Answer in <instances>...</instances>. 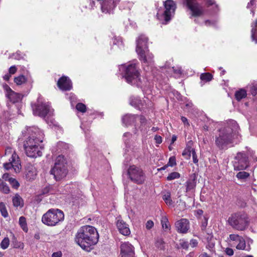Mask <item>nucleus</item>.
Here are the masks:
<instances>
[{"instance_id":"obj_15","label":"nucleus","mask_w":257,"mask_h":257,"mask_svg":"<svg viewBox=\"0 0 257 257\" xmlns=\"http://www.w3.org/2000/svg\"><path fill=\"white\" fill-rule=\"evenodd\" d=\"M19 158L16 154L14 153L12 156L11 160H10V162L4 164V167L6 169H9L11 167H13L16 172H19L21 166L19 163Z\"/></svg>"},{"instance_id":"obj_24","label":"nucleus","mask_w":257,"mask_h":257,"mask_svg":"<svg viewBox=\"0 0 257 257\" xmlns=\"http://www.w3.org/2000/svg\"><path fill=\"white\" fill-rule=\"evenodd\" d=\"M13 203L15 207H22L24 204L23 200L18 194H16L13 198Z\"/></svg>"},{"instance_id":"obj_7","label":"nucleus","mask_w":257,"mask_h":257,"mask_svg":"<svg viewBox=\"0 0 257 257\" xmlns=\"http://www.w3.org/2000/svg\"><path fill=\"white\" fill-rule=\"evenodd\" d=\"M50 172L56 181H59L66 176L68 170L67 161L64 156H59L56 158L54 166Z\"/></svg>"},{"instance_id":"obj_64","label":"nucleus","mask_w":257,"mask_h":257,"mask_svg":"<svg viewBox=\"0 0 257 257\" xmlns=\"http://www.w3.org/2000/svg\"><path fill=\"white\" fill-rule=\"evenodd\" d=\"M182 156H187L188 157V152L187 151V150L185 149V150L182 153Z\"/></svg>"},{"instance_id":"obj_45","label":"nucleus","mask_w":257,"mask_h":257,"mask_svg":"<svg viewBox=\"0 0 257 257\" xmlns=\"http://www.w3.org/2000/svg\"><path fill=\"white\" fill-rule=\"evenodd\" d=\"M180 245L184 249H187L189 247V244L187 241L182 240L180 241Z\"/></svg>"},{"instance_id":"obj_1","label":"nucleus","mask_w":257,"mask_h":257,"mask_svg":"<svg viewBox=\"0 0 257 257\" xmlns=\"http://www.w3.org/2000/svg\"><path fill=\"white\" fill-rule=\"evenodd\" d=\"M99 238L96 229L92 226L86 225L81 227L78 231L76 236V242L84 250L89 251L91 246L96 244Z\"/></svg>"},{"instance_id":"obj_10","label":"nucleus","mask_w":257,"mask_h":257,"mask_svg":"<svg viewBox=\"0 0 257 257\" xmlns=\"http://www.w3.org/2000/svg\"><path fill=\"white\" fill-rule=\"evenodd\" d=\"M186 5L191 11L192 17H198L204 15V9L203 7L196 0H186Z\"/></svg>"},{"instance_id":"obj_49","label":"nucleus","mask_w":257,"mask_h":257,"mask_svg":"<svg viewBox=\"0 0 257 257\" xmlns=\"http://www.w3.org/2000/svg\"><path fill=\"white\" fill-rule=\"evenodd\" d=\"M154 226V222L150 220L147 221L146 224V227L147 229H150Z\"/></svg>"},{"instance_id":"obj_38","label":"nucleus","mask_w":257,"mask_h":257,"mask_svg":"<svg viewBox=\"0 0 257 257\" xmlns=\"http://www.w3.org/2000/svg\"><path fill=\"white\" fill-rule=\"evenodd\" d=\"M249 91L253 96H255L257 94V83L251 84L250 86Z\"/></svg>"},{"instance_id":"obj_48","label":"nucleus","mask_w":257,"mask_h":257,"mask_svg":"<svg viewBox=\"0 0 257 257\" xmlns=\"http://www.w3.org/2000/svg\"><path fill=\"white\" fill-rule=\"evenodd\" d=\"M207 225V220L206 218L204 219V220L202 221L201 229L202 231H205L206 230V227Z\"/></svg>"},{"instance_id":"obj_11","label":"nucleus","mask_w":257,"mask_h":257,"mask_svg":"<svg viewBox=\"0 0 257 257\" xmlns=\"http://www.w3.org/2000/svg\"><path fill=\"white\" fill-rule=\"evenodd\" d=\"M233 166L235 170H243L248 166V157L245 153L239 152L234 158Z\"/></svg>"},{"instance_id":"obj_22","label":"nucleus","mask_w":257,"mask_h":257,"mask_svg":"<svg viewBox=\"0 0 257 257\" xmlns=\"http://www.w3.org/2000/svg\"><path fill=\"white\" fill-rule=\"evenodd\" d=\"M138 115L127 114L122 117V121L125 126L131 125L134 124L137 120Z\"/></svg>"},{"instance_id":"obj_4","label":"nucleus","mask_w":257,"mask_h":257,"mask_svg":"<svg viewBox=\"0 0 257 257\" xmlns=\"http://www.w3.org/2000/svg\"><path fill=\"white\" fill-rule=\"evenodd\" d=\"M148 38L143 34L140 35L136 41V51L139 58L146 63L151 62L154 57L148 49Z\"/></svg>"},{"instance_id":"obj_13","label":"nucleus","mask_w":257,"mask_h":257,"mask_svg":"<svg viewBox=\"0 0 257 257\" xmlns=\"http://www.w3.org/2000/svg\"><path fill=\"white\" fill-rule=\"evenodd\" d=\"M33 113L35 115L44 117L48 113L50 107L48 105L38 102L37 104L32 105Z\"/></svg>"},{"instance_id":"obj_40","label":"nucleus","mask_w":257,"mask_h":257,"mask_svg":"<svg viewBox=\"0 0 257 257\" xmlns=\"http://www.w3.org/2000/svg\"><path fill=\"white\" fill-rule=\"evenodd\" d=\"M251 37L253 40L255 41V43H257V39L255 37H257V20L255 21L254 28H253L251 30Z\"/></svg>"},{"instance_id":"obj_30","label":"nucleus","mask_w":257,"mask_h":257,"mask_svg":"<svg viewBox=\"0 0 257 257\" xmlns=\"http://www.w3.org/2000/svg\"><path fill=\"white\" fill-rule=\"evenodd\" d=\"M0 212L3 217L6 218L8 216V213L6 205L3 202H0Z\"/></svg>"},{"instance_id":"obj_55","label":"nucleus","mask_w":257,"mask_h":257,"mask_svg":"<svg viewBox=\"0 0 257 257\" xmlns=\"http://www.w3.org/2000/svg\"><path fill=\"white\" fill-rule=\"evenodd\" d=\"M62 253L60 251L55 252L52 254V257H62Z\"/></svg>"},{"instance_id":"obj_3","label":"nucleus","mask_w":257,"mask_h":257,"mask_svg":"<svg viewBox=\"0 0 257 257\" xmlns=\"http://www.w3.org/2000/svg\"><path fill=\"white\" fill-rule=\"evenodd\" d=\"M31 134L23 142V147L26 155L31 158H37L42 155V148L40 143L42 142L38 137L39 131L36 128L30 130Z\"/></svg>"},{"instance_id":"obj_18","label":"nucleus","mask_w":257,"mask_h":257,"mask_svg":"<svg viewBox=\"0 0 257 257\" xmlns=\"http://www.w3.org/2000/svg\"><path fill=\"white\" fill-rule=\"evenodd\" d=\"M175 226L179 232L185 233L189 229V221L186 219H181L175 223Z\"/></svg>"},{"instance_id":"obj_12","label":"nucleus","mask_w":257,"mask_h":257,"mask_svg":"<svg viewBox=\"0 0 257 257\" xmlns=\"http://www.w3.org/2000/svg\"><path fill=\"white\" fill-rule=\"evenodd\" d=\"M165 11L163 13L164 20L166 23L170 21L173 15L174 14L176 8L175 2L172 0H167L164 3Z\"/></svg>"},{"instance_id":"obj_28","label":"nucleus","mask_w":257,"mask_h":257,"mask_svg":"<svg viewBox=\"0 0 257 257\" xmlns=\"http://www.w3.org/2000/svg\"><path fill=\"white\" fill-rule=\"evenodd\" d=\"M27 81V78L25 76L21 75L17 77H15L14 79V82L17 85H21L23 83H25Z\"/></svg>"},{"instance_id":"obj_14","label":"nucleus","mask_w":257,"mask_h":257,"mask_svg":"<svg viewBox=\"0 0 257 257\" xmlns=\"http://www.w3.org/2000/svg\"><path fill=\"white\" fill-rule=\"evenodd\" d=\"M121 257H135L134 247L128 242L122 243L120 245Z\"/></svg>"},{"instance_id":"obj_20","label":"nucleus","mask_w":257,"mask_h":257,"mask_svg":"<svg viewBox=\"0 0 257 257\" xmlns=\"http://www.w3.org/2000/svg\"><path fill=\"white\" fill-rule=\"evenodd\" d=\"M120 0H107L101 6V10L103 13H109L113 10Z\"/></svg>"},{"instance_id":"obj_39","label":"nucleus","mask_w":257,"mask_h":257,"mask_svg":"<svg viewBox=\"0 0 257 257\" xmlns=\"http://www.w3.org/2000/svg\"><path fill=\"white\" fill-rule=\"evenodd\" d=\"M76 108L80 112H85L86 110V107L85 104L82 103H78L76 105Z\"/></svg>"},{"instance_id":"obj_62","label":"nucleus","mask_w":257,"mask_h":257,"mask_svg":"<svg viewBox=\"0 0 257 257\" xmlns=\"http://www.w3.org/2000/svg\"><path fill=\"white\" fill-rule=\"evenodd\" d=\"M168 166H169L167 164L165 165V166H164L163 167H161V168L158 169V171H162V170H165L168 167Z\"/></svg>"},{"instance_id":"obj_53","label":"nucleus","mask_w":257,"mask_h":257,"mask_svg":"<svg viewBox=\"0 0 257 257\" xmlns=\"http://www.w3.org/2000/svg\"><path fill=\"white\" fill-rule=\"evenodd\" d=\"M140 121L142 125H145L147 122V119L145 116L141 115L140 117Z\"/></svg>"},{"instance_id":"obj_60","label":"nucleus","mask_w":257,"mask_h":257,"mask_svg":"<svg viewBox=\"0 0 257 257\" xmlns=\"http://www.w3.org/2000/svg\"><path fill=\"white\" fill-rule=\"evenodd\" d=\"M207 234L208 235L207 238L211 239L213 237V234L211 231H210L208 229L205 230Z\"/></svg>"},{"instance_id":"obj_25","label":"nucleus","mask_w":257,"mask_h":257,"mask_svg":"<svg viewBox=\"0 0 257 257\" xmlns=\"http://www.w3.org/2000/svg\"><path fill=\"white\" fill-rule=\"evenodd\" d=\"M246 95V91L244 89H240L236 91L235 93V97L237 101H240L242 98H245Z\"/></svg>"},{"instance_id":"obj_57","label":"nucleus","mask_w":257,"mask_h":257,"mask_svg":"<svg viewBox=\"0 0 257 257\" xmlns=\"http://www.w3.org/2000/svg\"><path fill=\"white\" fill-rule=\"evenodd\" d=\"M3 180H5V181H8L9 182V179L11 177H10V175L8 173H5L3 175Z\"/></svg>"},{"instance_id":"obj_19","label":"nucleus","mask_w":257,"mask_h":257,"mask_svg":"<svg viewBox=\"0 0 257 257\" xmlns=\"http://www.w3.org/2000/svg\"><path fill=\"white\" fill-rule=\"evenodd\" d=\"M116 226L119 232L124 236H128L131 233L128 225L123 220L118 219L116 222Z\"/></svg>"},{"instance_id":"obj_43","label":"nucleus","mask_w":257,"mask_h":257,"mask_svg":"<svg viewBox=\"0 0 257 257\" xmlns=\"http://www.w3.org/2000/svg\"><path fill=\"white\" fill-rule=\"evenodd\" d=\"M206 5L207 7H209L211 6H214L215 8H218V5L216 4L214 0H207L206 1Z\"/></svg>"},{"instance_id":"obj_63","label":"nucleus","mask_w":257,"mask_h":257,"mask_svg":"<svg viewBox=\"0 0 257 257\" xmlns=\"http://www.w3.org/2000/svg\"><path fill=\"white\" fill-rule=\"evenodd\" d=\"M176 139H177V137L176 136H172V140H171V144H173L176 141Z\"/></svg>"},{"instance_id":"obj_5","label":"nucleus","mask_w":257,"mask_h":257,"mask_svg":"<svg viewBox=\"0 0 257 257\" xmlns=\"http://www.w3.org/2000/svg\"><path fill=\"white\" fill-rule=\"evenodd\" d=\"M227 221L234 229L238 231L246 230L249 225L248 216L243 211L232 213L229 217Z\"/></svg>"},{"instance_id":"obj_37","label":"nucleus","mask_w":257,"mask_h":257,"mask_svg":"<svg viewBox=\"0 0 257 257\" xmlns=\"http://www.w3.org/2000/svg\"><path fill=\"white\" fill-rule=\"evenodd\" d=\"M9 244L10 240L9 238L5 237L1 242V246L3 249H5L8 247Z\"/></svg>"},{"instance_id":"obj_26","label":"nucleus","mask_w":257,"mask_h":257,"mask_svg":"<svg viewBox=\"0 0 257 257\" xmlns=\"http://www.w3.org/2000/svg\"><path fill=\"white\" fill-rule=\"evenodd\" d=\"M0 191L5 194H8L10 192L9 187L2 179H0Z\"/></svg>"},{"instance_id":"obj_16","label":"nucleus","mask_w":257,"mask_h":257,"mask_svg":"<svg viewBox=\"0 0 257 257\" xmlns=\"http://www.w3.org/2000/svg\"><path fill=\"white\" fill-rule=\"evenodd\" d=\"M5 89L7 91L6 96L9 98L11 102L15 103L21 100L22 98L21 94L14 92L7 85L5 86Z\"/></svg>"},{"instance_id":"obj_9","label":"nucleus","mask_w":257,"mask_h":257,"mask_svg":"<svg viewBox=\"0 0 257 257\" xmlns=\"http://www.w3.org/2000/svg\"><path fill=\"white\" fill-rule=\"evenodd\" d=\"M121 67L124 68V77L128 83H133V81L140 79L139 68L136 64H130L126 67L122 65Z\"/></svg>"},{"instance_id":"obj_56","label":"nucleus","mask_w":257,"mask_h":257,"mask_svg":"<svg viewBox=\"0 0 257 257\" xmlns=\"http://www.w3.org/2000/svg\"><path fill=\"white\" fill-rule=\"evenodd\" d=\"M187 151L188 152V158H189L191 156V154L193 153V151H195V150L192 148L191 147H188L186 149Z\"/></svg>"},{"instance_id":"obj_21","label":"nucleus","mask_w":257,"mask_h":257,"mask_svg":"<svg viewBox=\"0 0 257 257\" xmlns=\"http://www.w3.org/2000/svg\"><path fill=\"white\" fill-rule=\"evenodd\" d=\"M36 175L37 171L34 166L30 165L27 167L25 172V176L27 180L31 181L34 180Z\"/></svg>"},{"instance_id":"obj_41","label":"nucleus","mask_w":257,"mask_h":257,"mask_svg":"<svg viewBox=\"0 0 257 257\" xmlns=\"http://www.w3.org/2000/svg\"><path fill=\"white\" fill-rule=\"evenodd\" d=\"M141 103V100L137 98L132 99L130 101V104L135 107H140Z\"/></svg>"},{"instance_id":"obj_23","label":"nucleus","mask_w":257,"mask_h":257,"mask_svg":"<svg viewBox=\"0 0 257 257\" xmlns=\"http://www.w3.org/2000/svg\"><path fill=\"white\" fill-rule=\"evenodd\" d=\"M196 176L195 174H193L190 177V179L188 180L186 182V192H189L192 190H193L195 186H196Z\"/></svg>"},{"instance_id":"obj_17","label":"nucleus","mask_w":257,"mask_h":257,"mask_svg":"<svg viewBox=\"0 0 257 257\" xmlns=\"http://www.w3.org/2000/svg\"><path fill=\"white\" fill-rule=\"evenodd\" d=\"M58 87L62 90H70L72 88V83L70 79L66 76H62L57 82Z\"/></svg>"},{"instance_id":"obj_32","label":"nucleus","mask_w":257,"mask_h":257,"mask_svg":"<svg viewBox=\"0 0 257 257\" xmlns=\"http://www.w3.org/2000/svg\"><path fill=\"white\" fill-rule=\"evenodd\" d=\"M9 183L12 186V188L15 189H18L20 187V183L16 179L14 178H11L9 179Z\"/></svg>"},{"instance_id":"obj_58","label":"nucleus","mask_w":257,"mask_h":257,"mask_svg":"<svg viewBox=\"0 0 257 257\" xmlns=\"http://www.w3.org/2000/svg\"><path fill=\"white\" fill-rule=\"evenodd\" d=\"M155 140H156V142L157 144H160L162 143V137L160 136H156L155 137Z\"/></svg>"},{"instance_id":"obj_34","label":"nucleus","mask_w":257,"mask_h":257,"mask_svg":"<svg viewBox=\"0 0 257 257\" xmlns=\"http://www.w3.org/2000/svg\"><path fill=\"white\" fill-rule=\"evenodd\" d=\"M163 199L167 205H171L172 204L173 202L171 198V194L169 192H167L164 195Z\"/></svg>"},{"instance_id":"obj_61","label":"nucleus","mask_w":257,"mask_h":257,"mask_svg":"<svg viewBox=\"0 0 257 257\" xmlns=\"http://www.w3.org/2000/svg\"><path fill=\"white\" fill-rule=\"evenodd\" d=\"M11 76V75L9 73V74H6L4 76V79L6 80V81H8L10 77Z\"/></svg>"},{"instance_id":"obj_46","label":"nucleus","mask_w":257,"mask_h":257,"mask_svg":"<svg viewBox=\"0 0 257 257\" xmlns=\"http://www.w3.org/2000/svg\"><path fill=\"white\" fill-rule=\"evenodd\" d=\"M241 237H242L238 234H231L229 235V238L233 241H238V240Z\"/></svg>"},{"instance_id":"obj_27","label":"nucleus","mask_w":257,"mask_h":257,"mask_svg":"<svg viewBox=\"0 0 257 257\" xmlns=\"http://www.w3.org/2000/svg\"><path fill=\"white\" fill-rule=\"evenodd\" d=\"M155 246L161 250L165 248V242L161 238L157 237L155 241Z\"/></svg>"},{"instance_id":"obj_31","label":"nucleus","mask_w":257,"mask_h":257,"mask_svg":"<svg viewBox=\"0 0 257 257\" xmlns=\"http://www.w3.org/2000/svg\"><path fill=\"white\" fill-rule=\"evenodd\" d=\"M19 224L23 229L25 231L27 232L28 228L27 227L26 220L25 217L21 216L19 218Z\"/></svg>"},{"instance_id":"obj_50","label":"nucleus","mask_w":257,"mask_h":257,"mask_svg":"<svg viewBox=\"0 0 257 257\" xmlns=\"http://www.w3.org/2000/svg\"><path fill=\"white\" fill-rule=\"evenodd\" d=\"M192 155L193 163L195 164H197L198 162V160L197 159V156L196 153L195 152V151H193V153H192Z\"/></svg>"},{"instance_id":"obj_42","label":"nucleus","mask_w":257,"mask_h":257,"mask_svg":"<svg viewBox=\"0 0 257 257\" xmlns=\"http://www.w3.org/2000/svg\"><path fill=\"white\" fill-rule=\"evenodd\" d=\"M168 223V219L166 217H163L161 220V224L163 227H165L166 228H168L169 224H167Z\"/></svg>"},{"instance_id":"obj_2","label":"nucleus","mask_w":257,"mask_h":257,"mask_svg":"<svg viewBox=\"0 0 257 257\" xmlns=\"http://www.w3.org/2000/svg\"><path fill=\"white\" fill-rule=\"evenodd\" d=\"M239 126L237 122L233 120H229L227 124L218 131L215 136V143L220 150H223L227 145L232 143V134L238 133Z\"/></svg>"},{"instance_id":"obj_35","label":"nucleus","mask_w":257,"mask_h":257,"mask_svg":"<svg viewBox=\"0 0 257 257\" xmlns=\"http://www.w3.org/2000/svg\"><path fill=\"white\" fill-rule=\"evenodd\" d=\"M180 177V174L177 172H174L170 173L168 177H167V180L168 181H171L175 179H178Z\"/></svg>"},{"instance_id":"obj_6","label":"nucleus","mask_w":257,"mask_h":257,"mask_svg":"<svg viewBox=\"0 0 257 257\" xmlns=\"http://www.w3.org/2000/svg\"><path fill=\"white\" fill-rule=\"evenodd\" d=\"M64 219V214L62 211L58 209H50L43 214L42 221L47 226H54Z\"/></svg>"},{"instance_id":"obj_59","label":"nucleus","mask_w":257,"mask_h":257,"mask_svg":"<svg viewBox=\"0 0 257 257\" xmlns=\"http://www.w3.org/2000/svg\"><path fill=\"white\" fill-rule=\"evenodd\" d=\"M181 119V120L182 121V122L184 123V124H187V125H189V124L188 121V119L186 117H185L184 116H182Z\"/></svg>"},{"instance_id":"obj_51","label":"nucleus","mask_w":257,"mask_h":257,"mask_svg":"<svg viewBox=\"0 0 257 257\" xmlns=\"http://www.w3.org/2000/svg\"><path fill=\"white\" fill-rule=\"evenodd\" d=\"M17 70V68L15 66H11L9 69V73L11 74H14Z\"/></svg>"},{"instance_id":"obj_52","label":"nucleus","mask_w":257,"mask_h":257,"mask_svg":"<svg viewBox=\"0 0 257 257\" xmlns=\"http://www.w3.org/2000/svg\"><path fill=\"white\" fill-rule=\"evenodd\" d=\"M225 252L227 255L230 256L232 255L234 253L233 250L232 248L229 247H227L225 249Z\"/></svg>"},{"instance_id":"obj_33","label":"nucleus","mask_w":257,"mask_h":257,"mask_svg":"<svg viewBox=\"0 0 257 257\" xmlns=\"http://www.w3.org/2000/svg\"><path fill=\"white\" fill-rule=\"evenodd\" d=\"M249 173L246 172H239L236 174V177L240 180L245 179L249 176Z\"/></svg>"},{"instance_id":"obj_8","label":"nucleus","mask_w":257,"mask_h":257,"mask_svg":"<svg viewBox=\"0 0 257 257\" xmlns=\"http://www.w3.org/2000/svg\"><path fill=\"white\" fill-rule=\"evenodd\" d=\"M127 174L129 178L134 183L143 184L146 180V177L142 170L135 166H131L128 169Z\"/></svg>"},{"instance_id":"obj_47","label":"nucleus","mask_w":257,"mask_h":257,"mask_svg":"<svg viewBox=\"0 0 257 257\" xmlns=\"http://www.w3.org/2000/svg\"><path fill=\"white\" fill-rule=\"evenodd\" d=\"M173 69L174 72L176 74L181 75L183 73L182 68L180 67H173Z\"/></svg>"},{"instance_id":"obj_44","label":"nucleus","mask_w":257,"mask_h":257,"mask_svg":"<svg viewBox=\"0 0 257 257\" xmlns=\"http://www.w3.org/2000/svg\"><path fill=\"white\" fill-rule=\"evenodd\" d=\"M168 164L169 166L173 167L176 165V159L175 157H171L169 160Z\"/></svg>"},{"instance_id":"obj_36","label":"nucleus","mask_w":257,"mask_h":257,"mask_svg":"<svg viewBox=\"0 0 257 257\" xmlns=\"http://www.w3.org/2000/svg\"><path fill=\"white\" fill-rule=\"evenodd\" d=\"M239 243L236 246V248L237 249L243 250L245 249L246 246L245 241L242 237L240 238L238 240Z\"/></svg>"},{"instance_id":"obj_29","label":"nucleus","mask_w":257,"mask_h":257,"mask_svg":"<svg viewBox=\"0 0 257 257\" xmlns=\"http://www.w3.org/2000/svg\"><path fill=\"white\" fill-rule=\"evenodd\" d=\"M213 78V76L210 73H202L200 75V79L205 82L210 81Z\"/></svg>"},{"instance_id":"obj_54","label":"nucleus","mask_w":257,"mask_h":257,"mask_svg":"<svg viewBox=\"0 0 257 257\" xmlns=\"http://www.w3.org/2000/svg\"><path fill=\"white\" fill-rule=\"evenodd\" d=\"M190 244L191 246L193 247H196L197 245L198 242L196 239H192L190 240Z\"/></svg>"}]
</instances>
